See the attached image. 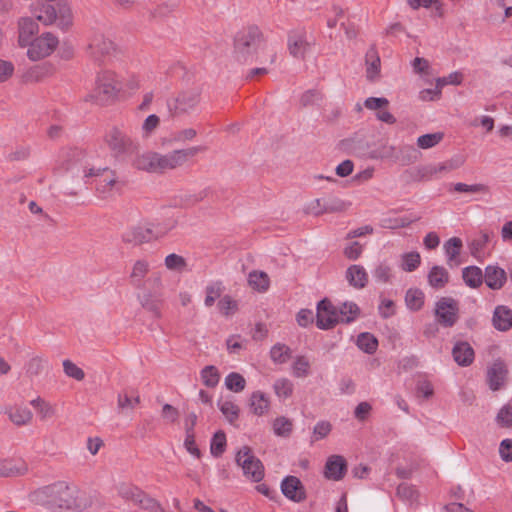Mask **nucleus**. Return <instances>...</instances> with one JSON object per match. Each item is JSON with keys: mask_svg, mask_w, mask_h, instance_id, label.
<instances>
[{"mask_svg": "<svg viewBox=\"0 0 512 512\" xmlns=\"http://www.w3.org/2000/svg\"><path fill=\"white\" fill-rule=\"evenodd\" d=\"M325 208V199H314L305 207V213L319 216L327 213Z\"/></svg>", "mask_w": 512, "mask_h": 512, "instance_id": "nucleus-61", "label": "nucleus"}, {"mask_svg": "<svg viewBox=\"0 0 512 512\" xmlns=\"http://www.w3.org/2000/svg\"><path fill=\"white\" fill-rule=\"evenodd\" d=\"M89 48L96 59L109 55L115 50L114 43L103 35H96L90 43Z\"/></svg>", "mask_w": 512, "mask_h": 512, "instance_id": "nucleus-24", "label": "nucleus"}, {"mask_svg": "<svg viewBox=\"0 0 512 512\" xmlns=\"http://www.w3.org/2000/svg\"><path fill=\"white\" fill-rule=\"evenodd\" d=\"M86 178H95L96 190L102 194H109L119 183L116 172L109 167H91L86 173Z\"/></svg>", "mask_w": 512, "mask_h": 512, "instance_id": "nucleus-12", "label": "nucleus"}, {"mask_svg": "<svg viewBox=\"0 0 512 512\" xmlns=\"http://www.w3.org/2000/svg\"><path fill=\"white\" fill-rule=\"evenodd\" d=\"M310 363L305 356H297L292 365L293 375L297 378H305L309 375Z\"/></svg>", "mask_w": 512, "mask_h": 512, "instance_id": "nucleus-49", "label": "nucleus"}, {"mask_svg": "<svg viewBox=\"0 0 512 512\" xmlns=\"http://www.w3.org/2000/svg\"><path fill=\"white\" fill-rule=\"evenodd\" d=\"M499 454L503 461H512V439H504L499 446Z\"/></svg>", "mask_w": 512, "mask_h": 512, "instance_id": "nucleus-64", "label": "nucleus"}, {"mask_svg": "<svg viewBox=\"0 0 512 512\" xmlns=\"http://www.w3.org/2000/svg\"><path fill=\"white\" fill-rule=\"evenodd\" d=\"M274 391L280 398H288L293 393V383L287 378L277 379L274 383Z\"/></svg>", "mask_w": 512, "mask_h": 512, "instance_id": "nucleus-53", "label": "nucleus"}, {"mask_svg": "<svg viewBox=\"0 0 512 512\" xmlns=\"http://www.w3.org/2000/svg\"><path fill=\"white\" fill-rule=\"evenodd\" d=\"M145 512H166L162 505L147 493H143L138 502L136 503Z\"/></svg>", "mask_w": 512, "mask_h": 512, "instance_id": "nucleus-44", "label": "nucleus"}, {"mask_svg": "<svg viewBox=\"0 0 512 512\" xmlns=\"http://www.w3.org/2000/svg\"><path fill=\"white\" fill-rule=\"evenodd\" d=\"M454 191L459 193H488L489 187L481 183L468 185L459 182L454 185Z\"/></svg>", "mask_w": 512, "mask_h": 512, "instance_id": "nucleus-55", "label": "nucleus"}, {"mask_svg": "<svg viewBox=\"0 0 512 512\" xmlns=\"http://www.w3.org/2000/svg\"><path fill=\"white\" fill-rule=\"evenodd\" d=\"M201 379L208 388L216 387L220 380L218 369L213 365L204 367L201 371Z\"/></svg>", "mask_w": 512, "mask_h": 512, "instance_id": "nucleus-41", "label": "nucleus"}, {"mask_svg": "<svg viewBox=\"0 0 512 512\" xmlns=\"http://www.w3.org/2000/svg\"><path fill=\"white\" fill-rule=\"evenodd\" d=\"M249 285L258 291L264 292L269 288V277L265 272L252 271L248 276Z\"/></svg>", "mask_w": 512, "mask_h": 512, "instance_id": "nucleus-32", "label": "nucleus"}, {"mask_svg": "<svg viewBox=\"0 0 512 512\" xmlns=\"http://www.w3.org/2000/svg\"><path fill=\"white\" fill-rule=\"evenodd\" d=\"M226 449V435L222 430L217 431L210 445L211 454L214 457H220Z\"/></svg>", "mask_w": 512, "mask_h": 512, "instance_id": "nucleus-47", "label": "nucleus"}, {"mask_svg": "<svg viewBox=\"0 0 512 512\" xmlns=\"http://www.w3.org/2000/svg\"><path fill=\"white\" fill-rule=\"evenodd\" d=\"M438 324L445 328L453 327L459 319V304L452 297L440 298L435 307Z\"/></svg>", "mask_w": 512, "mask_h": 512, "instance_id": "nucleus-10", "label": "nucleus"}, {"mask_svg": "<svg viewBox=\"0 0 512 512\" xmlns=\"http://www.w3.org/2000/svg\"><path fill=\"white\" fill-rule=\"evenodd\" d=\"M59 41L52 33H43L40 37L32 40L28 45L27 55L33 61L45 58L53 53Z\"/></svg>", "mask_w": 512, "mask_h": 512, "instance_id": "nucleus-11", "label": "nucleus"}, {"mask_svg": "<svg viewBox=\"0 0 512 512\" xmlns=\"http://www.w3.org/2000/svg\"><path fill=\"white\" fill-rule=\"evenodd\" d=\"M236 464L242 468L245 477L260 482L264 477V466L248 446H243L236 454Z\"/></svg>", "mask_w": 512, "mask_h": 512, "instance_id": "nucleus-8", "label": "nucleus"}, {"mask_svg": "<svg viewBox=\"0 0 512 512\" xmlns=\"http://www.w3.org/2000/svg\"><path fill=\"white\" fill-rule=\"evenodd\" d=\"M493 237L492 232H488L483 230L480 232L479 236L472 240L470 243V252L474 257H477L480 252L487 246V244L491 241Z\"/></svg>", "mask_w": 512, "mask_h": 512, "instance_id": "nucleus-39", "label": "nucleus"}, {"mask_svg": "<svg viewBox=\"0 0 512 512\" xmlns=\"http://www.w3.org/2000/svg\"><path fill=\"white\" fill-rule=\"evenodd\" d=\"M452 356L459 366L466 367L473 363L475 353L474 349L468 342L459 341L452 349Z\"/></svg>", "mask_w": 512, "mask_h": 512, "instance_id": "nucleus-19", "label": "nucleus"}, {"mask_svg": "<svg viewBox=\"0 0 512 512\" xmlns=\"http://www.w3.org/2000/svg\"><path fill=\"white\" fill-rule=\"evenodd\" d=\"M63 369L67 376L81 381L85 377L84 371L70 360L63 361Z\"/></svg>", "mask_w": 512, "mask_h": 512, "instance_id": "nucleus-58", "label": "nucleus"}, {"mask_svg": "<svg viewBox=\"0 0 512 512\" xmlns=\"http://www.w3.org/2000/svg\"><path fill=\"white\" fill-rule=\"evenodd\" d=\"M429 285L435 289H441L449 282V273L442 266H433L428 273Z\"/></svg>", "mask_w": 512, "mask_h": 512, "instance_id": "nucleus-30", "label": "nucleus"}, {"mask_svg": "<svg viewBox=\"0 0 512 512\" xmlns=\"http://www.w3.org/2000/svg\"><path fill=\"white\" fill-rule=\"evenodd\" d=\"M347 471V462L343 456L332 455L325 464L324 475L327 479L339 481Z\"/></svg>", "mask_w": 512, "mask_h": 512, "instance_id": "nucleus-17", "label": "nucleus"}, {"mask_svg": "<svg viewBox=\"0 0 512 512\" xmlns=\"http://www.w3.org/2000/svg\"><path fill=\"white\" fill-rule=\"evenodd\" d=\"M462 277L465 284L471 288H478L482 285L484 275L482 270L477 266H469L463 269Z\"/></svg>", "mask_w": 512, "mask_h": 512, "instance_id": "nucleus-31", "label": "nucleus"}, {"mask_svg": "<svg viewBox=\"0 0 512 512\" xmlns=\"http://www.w3.org/2000/svg\"><path fill=\"white\" fill-rule=\"evenodd\" d=\"M165 266L169 270L182 271L186 268L187 263H186V260L184 257H182L178 254L172 253V254H169L166 256Z\"/></svg>", "mask_w": 512, "mask_h": 512, "instance_id": "nucleus-56", "label": "nucleus"}, {"mask_svg": "<svg viewBox=\"0 0 512 512\" xmlns=\"http://www.w3.org/2000/svg\"><path fill=\"white\" fill-rule=\"evenodd\" d=\"M150 270V264L145 259H139L134 262L131 273L129 275V280L131 285L136 288L142 287L143 280L147 276Z\"/></svg>", "mask_w": 512, "mask_h": 512, "instance_id": "nucleus-26", "label": "nucleus"}, {"mask_svg": "<svg viewBox=\"0 0 512 512\" xmlns=\"http://www.w3.org/2000/svg\"><path fill=\"white\" fill-rule=\"evenodd\" d=\"M157 153L147 152L133 160V167L140 171L157 173Z\"/></svg>", "mask_w": 512, "mask_h": 512, "instance_id": "nucleus-28", "label": "nucleus"}, {"mask_svg": "<svg viewBox=\"0 0 512 512\" xmlns=\"http://www.w3.org/2000/svg\"><path fill=\"white\" fill-rule=\"evenodd\" d=\"M5 414L9 420L16 426L29 425L33 420L32 411L24 405H11L5 408Z\"/></svg>", "mask_w": 512, "mask_h": 512, "instance_id": "nucleus-18", "label": "nucleus"}, {"mask_svg": "<svg viewBox=\"0 0 512 512\" xmlns=\"http://www.w3.org/2000/svg\"><path fill=\"white\" fill-rule=\"evenodd\" d=\"M508 375V368L501 359L495 360L487 369V381L489 388L493 391L499 390L505 383Z\"/></svg>", "mask_w": 512, "mask_h": 512, "instance_id": "nucleus-16", "label": "nucleus"}, {"mask_svg": "<svg viewBox=\"0 0 512 512\" xmlns=\"http://www.w3.org/2000/svg\"><path fill=\"white\" fill-rule=\"evenodd\" d=\"M484 280L486 285L492 290L501 289L507 280V274L504 269L496 265H488L485 268Z\"/></svg>", "mask_w": 512, "mask_h": 512, "instance_id": "nucleus-21", "label": "nucleus"}, {"mask_svg": "<svg viewBox=\"0 0 512 512\" xmlns=\"http://www.w3.org/2000/svg\"><path fill=\"white\" fill-rule=\"evenodd\" d=\"M89 168L85 153L75 148L69 149L63 153L60 163L56 167V171L58 174L69 172L73 177H78L80 172H82L83 176L86 177Z\"/></svg>", "mask_w": 512, "mask_h": 512, "instance_id": "nucleus-9", "label": "nucleus"}, {"mask_svg": "<svg viewBox=\"0 0 512 512\" xmlns=\"http://www.w3.org/2000/svg\"><path fill=\"white\" fill-rule=\"evenodd\" d=\"M219 409L226 418V420L231 424L236 426V422L239 418L240 409L239 407L233 403L232 401H224L219 403Z\"/></svg>", "mask_w": 512, "mask_h": 512, "instance_id": "nucleus-40", "label": "nucleus"}, {"mask_svg": "<svg viewBox=\"0 0 512 512\" xmlns=\"http://www.w3.org/2000/svg\"><path fill=\"white\" fill-rule=\"evenodd\" d=\"M140 304L145 310L150 312L153 317H161V300L153 297L151 293H145L140 298Z\"/></svg>", "mask_w": 512, "mask_h": 512, "instance_id": "nucleus-34", "label": "nucleus"}, {"mask_svg": "<svg viewBox=\"0 0 512 512\" xmlns=\"http://www.w3.org/2000/svg\"><path fill=\"white\" fill-rule=\"evenodd\" d=\"M225 386L228 390L239 393L245 389L246 380L241 374L232 372L226 376Z\"/></svg>", "mask_w": 512, "mask_h": 512, "instance_id": "nucleus-43", "label": "nucleus"}, {"mask_svg": "<svg viewBox=\"0 0 512 512\" xmlns=\"http://www.w3.org/2000/svg\"><path fill=\"white\" fill-rule=\"evenodd\" d=\"M28 467L25 463L21 465L12 464L9 462H0V477H16L25 475Z\"/></svg>", "mask_w": 512, "mask_h": 512, "instance_id": "nucleus-36", "label": "nucleus"}, {"mask_svg": "<svg viewBox=\"0 0 512 512\" xmlns=\"http://www.w3.org/2000/svg\"><path fill=\"white\" fill-rule=\"evenodd\" d=\"M493 327L502 332H506L512 328V309L505 305H498L493 312Z\"/></svg>", "mask_w": 512, "mask_h": 512, "instance_id": "nucleus-20", "label": "nucleus"}, {"mask_svg": "<svg viewBox=\"0 0 512 512\" xmlns=\"http://www.w3.org/2000/svg\"><path fill=\"white\" fill-rule=\"evenodd\" d=\"M419 218H417L418 220ZM416 221V219H409L407 217H398V218H384L381 220V227L385 229H399L408 227L411 223Z\"/></svg>", "mask_w": 512, "mask_h": 512, "instance_id": "nucleus-52", "label": "nucleus"}, {"mask_svg": "<svg viewBox=\"0 0 512 512\" xmlns=\"http://www.w3.org/2000/svg\"><path fill=\"white\" fill-rule=\"evenodd\" d=\"M104 142L116 158L131 155L140 147L138 141L116 126L106 132Z\"/></svg>", "mask_w": 512, "mask_h": 512, "instance_id": "nucleus-5", "label": "nucleus"}, {"mask_svg": "<svg viewBox=\"0 0 512 512\" xmlns=\"http://www.w3.org/2000/svg\"><path fill=\"white\" fill-rule=\"evenodd\" d=\"M140 395L133 389H123L117 396V406L120 411L133 410L140 403Z\"/></svg>", "mask_w": 512, "mask_h": 512, "instance_id": "nucleus-27", "label": "nucleus"}, {"mask_svg": "<svg viewBox=\"0 0 512 512\" xmlns=\"http://www.w3.org/2000/svg\"><path fill=\"white\" fill-rule=\"evenodd\" d=\"M272 426L275 435L284 438L289 437L293 430V422L284 416L277 417Z\"/></svg>", "mask_w": 512, "mask_h": 512, "instance_id": "nucleus-38", "label": "nucleus"}, {"mask_svg": "<svg viewBox=\"0 0 512 512\" xmlns=\"http://www.w3.org/2000/svg\"><path fill=\"white\" fill-rule=\"evenodd\" d=\"M357 346L365 353L373 354L378 347V341L370 333H361L357 339Z\"/></svg>", "mask_w": 512, "mask_h": 512, "instance_id": "nucleus-42", "label": "nucleus"}, {"mask_svg": "<svg viewBox=\"0 0 512 512\" xmlns=\"http://www.w3.org/2000/svg\"><path fill=\"white\" fill-rule=\"evenodd\" d=\"M312 43L308 40L305 29H294L289 31L287 48L289 54L296 59H304L310 51Z\"/></svg>", "mask_w": 512, "mask_h": 512, "instance_id": "nucleus-13", "label": "nucleus"}, {"mask_svg": "<svg viewBox=\"0 0 512 512\" xmlns=\"http://www.w3.org/2000/svg\"><path fill=\"white\" fill-rule=\"evenodd\" d=\"M205 150L203 146L171 151L167 154L157 153V173H164L183 166L190 158Z\"/></svg>", "mask_w": 512, "mask_h": 512, "instance_id": "nucleus-7", "label": "nucleus"}, {"mask_svg": "<svg viewBox=\"0 0 512 512\" xmlns=\"http://www.w3.org/2000/svg\"><path fill=\"white\" fill-rule=\"evenodd\" d=\"M346 279L352 287L362 289L368 283V274L363 266L355 264L347 268Z\"/></svg>", "mask_w": 512, "mask_h": 512, "instance_id": "nucleus-23", "label": "nucleus"}, {"mask_svg": "<svg viewBox=\"0 0 512 512\" xmlns=\"http://www.w3.org/2000/svg\"><path fill=\"white\" fill-rule=\"evenodd\" d=\"M117 491L120 497H122L125 500L132 501L135 505L138 502V499H140L144 493V491H142L138 487L126 483H121L120 485H118Z\"/></svg>", "mask_w": 512, "mask_h": 512, "instance_id": "nucleus-35", "label": "nucleus"}, {"mask_svg": "<svg viewBox=\"0 0 512 512\" xmlns=\"http://www.w3.org/2000/svg\"><path fill=\"white\" fill-rule=\"evenodd\" d=\"M283 495L293 502H302L306 499V490L300 479L296 476H286L281 483Z\"/></svg>", "mask_w": 512, "mask_h": 512, "instance_id": "nucleus-15", "label": "nucleus"}, {"mask_svg": "<svg viewBox=\"0 0 512 512\" xmlns=\"http://www.w3.org/2000/svg\"><path fill=\"white\" fill-rule=\"evenodd\" d=\"M263 42L264 34L257 25L242 28L234 37L235 58L242 63L252 62Z\"/></svg>", "mask_w": 512, "mask_h": 512, "instance_id": "nucleus-3", "label": "nucleus"}, {"mask_svg": "<svg viewBox=\"0 0 512 512\" xmlns=\"http://www.w3.org/2000/svg\"><path fill=\"white\" fill-rule=\"evenodd\" d=\"M462 245V240L458 237H452L445 243L444 248L448 256V264L450 266H452V262L455 261L457 256L460 254Z\"/></svg>", "mask_w": 512, "mask_h": 512, "instance_id": "nucleus-48", "label": "nucleus"}, {"mask_svg": "<svg viewBox=\"0 0 512 512\" xmlns=\"http://www.w3.org/2000/svg\"><path fill=\"white\" fill-rule=\"evenodd\" d=\"M322 100V94L316 89H311L304 92L300 98V103L303 107L311 106Z\"/></svg>", "mask_w": 512, "mask_h": 512, "instance_id": "nucleus-59", "label": "nucleus"}, {"mask_svg": "<svg viewBox=\"0 0 512 512\" xmlns=\"http://www.w3.org/2000/svg\"><path fill=\"white\" fill-rule=\"evenodd\" d=\"M405 302L410 310L418 311L424 305V294L419 289H409L405 295Z\"/></svg>", "mask_w": 512, "mask_h": 512, "instance_id": "nucleus-37", "label": "nucleus"}, {"mask_svg": "<svg viewBox=\"0 0 512 512\" xmlns=\"http://www.w3.org/2000/svg\"><path fill=\"white\" fill-rule=\"evenodd\" d=\"M218 307L224 315H229L237 309V303L229 295H225L218 302Z\"/></svg>", "mask_w": 512, "mask_h": 512, "instance_id": "nucleus-63", "label": "nucleus"}, {"mask_svg": "<svg viewBox=\"0 0 512 512\" xmlns=\"http://www.w3.org/2000/svg\"><path fill=\"white\" fill-rule=\"evenodd\" d=\"M360 310L355 303H344L339 309L341 323H350L356 319Z\"/></svg>", "mask_w": 512, "mask_h": 512, "instance_id": "nucleus-45", "label": "nucleus"}, {"mask_svg": "<svg viewBox=\"0 0 512 512\" xmlns=\"http://www.w3.org/2000/svg\"><path fill=\"white\" fill-rule=\"evenodd\" d=\"M270 358L275 364H284L291 358V349L283 343H277L270 350Z\"/></svg>", "mask_w": 512, "mask_h": 512, "instance_id": "nucleus-33", "label": "nucleus"}, {"mask_svg": "<svg viewBox=\"0 0 512 512\" xmlns=\"http://www.w3.org/2000/svg\"><path fill=\"white\" fill-rule=\"evenodd\" d=\"M249 406L253 414L262 416L268 412L270 402L264 393L261 391H255L250 396Z\"/></svg>", "mask_w": 512, "mask_h": 512, "instance_id": "nucleus-29", "label": "nucleus"}, {"mask_svg": "<svg viewBox=\"0 0 512 512\" xmlns=\"http://www.w3.org/2000/svg\"><path fill=\"white\" fill-rule=\"evenodd\" d=\"M366 64V77L369 81L374 82L380 74V56L378 54L376 45L373 44L369 47L365 54Z\"/></svg>", "mask_w": 512, "mask_h": 512, "instance_id": "nucleus-22", "label": "nucleus"}, {"mask_svg": "<svg viewBox=\"0 0 512 512\" xmlns=\"http://www.w3.org/2000/svg\"><path fill=\"white\" fill-rule=\"evenodd\" d=\"M55 72L53 64L45 62L39 65H35L29 71V77L35 81H40L44 77L50 76Z\"/></svg>", "mask_w": 512, "mask_h": 512, "instance_id": "nucleus-46", "label": "nucleus"}, {"mask_svg": "<svg viewBox=\"0 0 512 512\" xmlns=\"http://www.w3.org/2000/svg\"><path fill=\"white\" fill-rule=\"evenodd\" d=\"M444 134L442 132L424 134L418 137L417 145L421 149H429L442 141Z\"/></svg>", "mask_w": 512, "mask_h": 512, "instance_id": "nucleus-50", "label": "nucleus"}, {"mask_svg": "<svg viewBox=\"0 0 512 512\" xmlns=\"http://www.w3.org/2000/svg\"><path fill=\"white\" fill-rule=\"evenodd\" d=\"M421 263V256L418 252H409L402 255V269L406 272L416 270Z\"/></svg>", "mask_w": 512, "mask_h": 512, "instance_id": "nucleus-51", "label": "nucleus"}, {"mask_svg": "<svg viewBox=\"0 0 512 512\" xmlns=\"http://www.w3.org/2000/svg\"><path fill=\"white\" fill-rule=\"evenodd\" d=\"M122 88V83L114 72L101 71L97 74L93 90L85 100L101 106L108 105L117 99Z\"/></svg>", "mask_w": 512, "mask_h": 512, "instance_id": "nucleus-4", "label": "nucleus"}, {"mask_svg": "<svg viewBox=\"0 0 512 512\" xmlns=\"http://www.w3.org/2000/svg\"><path fill=\"white\" fill-rule=\"evenodd\" d=\"M201 93L197 88L181 91L177 96L167 100V108L171 117L190 114L199 105Z\"/></svg>", "mask_w": 512, "mask_h": 512, "instance_id": "nucleus-6", "label": "nucleus"}, {"mask_svg": "<svg viewBox=\"0 0 512 512\" xmlns=\"http://www.w3.org/2000/svg\"><path fill=\"white\" fill-rule=\"evenodd\" d=\"M19 44L27 46L31 42V38L38 32V24L31 18H21L19 20Z\"/></svg>", "mask_w": 512, "mask_h": 512, "instance_id": "nucleus-25", "label": "nucleus"}, {"mask_svg": "<svg viewBox=\"0 0 512 512\" xmlns=\"http://www.w3.org/2000/svg\"><path fill=\"white\" fill-rule=\"evenodd\" d=\"M325 206L327 213H335V212H343L346 211L349 207V204L342 201L341 199L337 198H331V199H325Z\"/></svg>", "mask_w": 512, "mask_h": 512, "instance_id": "nucleus-60", "label": "nucleus"}, {"mask_svg": "<svg viewBox=\"0 0 512 512\" xmlns=\"http://www.w3.org/2000/svg\"><path fill=\"white\" fill-rule=\"evenodd\" d=\"M36 19L45 25L52 24L57 17L56 10L52 5H43L39 14L34 12Z\"/></svg>", "mask_w": 512, "mask_h": 512, "instance_id": "nucleus-54", "label": "nucleus"}, {"mask_svg": "<svg viewBox=\"0 0 512 512\" xmlns=\"http://www.w3.org/2000/svg\"><path fill=\"white\" fill-rule=\"evenodd\" d=\"M340 323L338 309L328 299L321 300L317 305L316 325L318 328L328 330Z\"/></svg>", "mask_w": 512, "mask_h": 512, "instance_id": "nucleus-14", "label": "nucleus"}, {"mask_svg": "<svg viewBox=\"0 0 512 512\" xmlns=\"http://www.w3.org/2000/svg\"><path fill=\"white\" fill-rule=\"evenodd\" d=\"M177 225L174 218L168 219L165 224L155 225L150 221L140 222L127 228L121 234V241L128 245L138 246L149 243L153 240L163 237Z\"/></svg>", "mask_w": 512, "mask_h": 512, "instance_id": "nucleus-2", "label": "nucleus"}, {"mask_svg": "<svg viewBox=\"0 0 512 512\" xmlns=\"http://www.w3.org/2000/svg\"><path fill=\"white\" fill-rule=\"evenodd\" d=\"M497 422L503 427L512 426V406H503L497 414Z\"/></svg>", "mask_w": 512, "mask_h": 512, "instance_id": "nucleus-62", "label": "nucleus"}, {"mask_svg": "<svg viewBox=\"0 0 512 512\" xmlns=\"http://www.w3.org/2000/svg\"><path fill=\"white\" fill-rule=\"evenodd\" d=\"M43 364V358L39 356L31 358L25 366L26 375L30 378L38 376L43 370Z\"/></svg>", "mask_w": 512, "mask_h": 512, "instance_id": "nucleus-57", "label": "nucleus"}, {"mask_svg": "<svg viewBox=\"0 0 512 512\" xmlns=\"http://www.w3.org/2000/svg\"><path fill=\"white\" fill-rule=\"evenodd\" d=\"M29 498L47 512H78L86 508V501L78 486L67 481L42 486L30 493Z\"/></svg>", "mask_w": 512, "mask_h": 512, "instance_id": "nucleus-1", "label": "nucleus"}]
</instances>
